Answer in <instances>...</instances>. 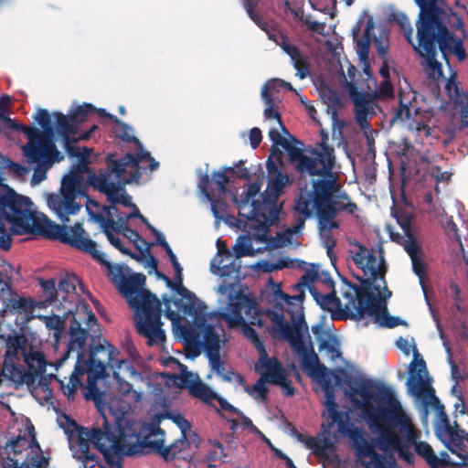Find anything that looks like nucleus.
Returning <instances> with one entry per match:
<instances>
[{
    "label": "nucleus",
    "mask_w": 468,
    "mask_h": 468,
    "mask_svg": "<svg viewBox=\"0 0 468 468\" xmlns=\"http://www.w3.org/2000/svg\"><path fill=\"white\" fill-rule=\"evenodd\" d=\"M48 460L41 452L39 445H33V449L26 457L13 461V468H47Z\"/></svg>",
    "instance_id": "obj_41"
},
{
    "label": "nucleus",
    "mask_w": 468,
    "mask_h": 468,
    "mask_svg": "<svg viewBox=\"0 0 468 468\" xmlns=\"http://www.w3.org/2000/svg\"><path fill=\"white\" fill-rule=\"evenodd\" d=\"M393 216L404 233H407V231L414 233L412 229L413 216L411 213L403 209H398L394 211Z\"/></svg>",
    "instance_id": "obj_60"
},
{
    "label": "nucleus",
    "mask_w": 468,
    "mask_h": 468,
    "mask_svg": "<svg viewBox=\"0 0 468 468\" xmlns=\"http://www.w3.org/2000/svg\"><path fill=\"white\" fill-rule=\"evenodd\" d=\"M113 431L123 456L144 454L148 449L162 456L165 431L156 423L145 425L129 417L118 419Z\"/></svg>",
    "instance_id": "obj_11"
},
{
    "label": "nucleus",
    "mask_w": 468,
    "mask_h": 468,
    "mask_svg": "<svg viewBox=\"0 0 468 468\" xmlns=\"http://www.w3.org/2000/svg\"><path fill=\"white\" fill-rule=\"evenodd\" d=\"M374 28L372 18L367 19L362 38L356 41V51L361 60L367 61L370 44V35Z\"/></svg>",
    "instance_id": "obj_49"
},
{
    "label": "nucleus",
    "mask_w": 468,
    "mask_h": 468,
    "mask_svg": "<svg viewBox=\"0 0 468 468\" xmlns=\"http://www.w3.org/2000/svg\"><path fill=\"white\" fill-rule=\"evenodd\" d=\"M84 151L86 154H78L80 156V164L62 178L59 191L46 195V201L49 209L62 222L69 221V216L78 214L81 208V203L78 199L84 197L82 182L85 174H87L88 179L92 185L90 175L95 174L89 169L86 164V155H88L90 150L84 148Z\"/></svg>",
    "instance_id": "obj_14"
},
{
    "label": "nucleus",
    "mask_w": 468,
    "mask_h": 468,
    "mask_svg": "<svg viewBox=\"0 0 468 468\" xmlns=\"http://www.w3.org/2000/svg\"><path fill=\"white\" fill-rule=\"evenodd\" d=\"M110 180L111 179H101L99 182L91 183L95 188L107 197V200L112 203V206L121 204L123 207H133V211L129 214H119L118 210H112L113 218H117L115 222H119L120 228H125V224H127L129 219L133 218H140L147 227H149L151 224L148 222L146 218L140 213L137 207L132 202V197L126 193L124 188L125 185H122V183L118 181V176L113 178V181Z\"/></svg>",
    "instance_id": "obj_20"
},
{
    "label": "nucleus",
    "mask_w": 468,
    "mask_h": 468,
    "mask_svg": "<svg viewBox=\"0 0 468 468\" xmlns=\"http://www.w3.org/2000/svg\"><path fill=\"white\" fill-rule=\"evenodd\" d=\"M388 440L383 441L378 437V446L383 452H395L399 459L409 464H413L415 456L410 449L413 446L415 452L431 467L436 462V453L432 447L424 441H418L420 435L411 423L410 419L404 412V420L400 423H393L387 431Z\"/></svg>",
    "instance_id": "obj_13"
},
{
    "label": "nucleus",
    "mask_w": 468,
    "mask_h": 468,
    "mask_svg": "<svg viewBox=\"0 0 468 468\" xmlns=\"http://www.w3.org/2000/svg\"><path fill=\"white\" fill-rule=\"evenodd\" d=\"M0 168L7 169L8 172L16 178L22 179L29 170L21 165L20 164L15 163L12 160L0 154Z\"/></svg>",
    "instance_id": "obj_52"
},
{
    "label": "nucleus",
    "mask_w": 468,
    "mask_h": 468,
    "mask_svg": "<svg viewBox=\"0 0 468 468\" xmlns=\"http://www.w3.org/2000/svg\"><path fill=\"white\" fill-rule=\"evenodd\" d=\"M389 237L392 241L401 245L405 250H406V248L409 246V244H410L411 242L414 244L419 243L414 233L408 232V231H407V233L403 232V234H400V233L394 232V231L390 230Z\"/></svg>",
    "instance_id": "obj_62"
},
{
    "label": "nucleus",
    "mask_w": 468,
    "mask_h": 468,
    "mask_svg": "<svg viewBox=\"0 0 468 468\" xmlns=\"http://www.w3.org/2000/svg\"><path fill=\"white\" fill-rule=\"evenodd\" d=\"M265 33L268 38L272 40L276 45L280 46L282 49L291 58L292 65L296 69V76L303 80L310 74V67L308 57L303 54L299 48L290 43L288 38L280 32H271L267 29L265 26Z\"/></svg>",
    "instance_id": "obj_26"
},
{
    "label": "nucleus",
    "mask_w": 468,
    "mask_h": 468,
    "mask_svg": "<svg viewBox=\"0 0 468 468\" xmlns=\"http://www.w3.org/2000/svg\"><path fill=\"white\" fill-rule=\"evenodd\" d=\"M54 117L57 133L63 137L64 141L68 142L70 139L75 140L73 135L76 133L77 122L71 119V115L69 114L68 118L62 113L55 112Z\"/></svg>",
    "instance_id": "obj_45"
},
{
    "label": "nucleus",
    "mask_w": 468,
    "mask_h": 468,
    "mask_svg": "<svg viewBox=\"0 0 468 468\" xmlns=\"http://www.w3.org/2000/svg\"><path fill=\"white\" fill-rule=\"evenodd\" d=\"M232 260V252L228 249H218L217 255L212 259L210 270L213 274L220 277L239 276L240 263Z\"/></svg>",
    "instance_id": "obj_30"
},
{
    "label": "nucleus",
    "mask_w": 468,
    "mask_h": 468,
    "mask_svg": "<svg viewBox=\"0 0 468 468\" xmlns=\"http://www.w3.org/2000/svg\"><path fill=\"white\" fill-rule=\"evenodd\" d=\"M349 94L355 106V114L369 113L373 109L372 96L366 92L357 91L353 84L349 86Z\"/></svg>",
    "instance_id": "obj_44"
},
{
    "label": "nucleus",
    "mask_w": 468,
    "mask_h": 468,
    "mask_svg": "<svg viewBox=\"0 0 468 468\" xmlns=\"http://www.w3.org/2000/svg\"><path fill=\"white\" fill-rule=\"evenodd\" d=\"M445 90L450 98H454L456 104L465 106L466 112L468 113V91H463L457 80L456 75H452L448 79Z\"/></svg>",
    "instance_id": "obj_46"
},
{
    "label": "nucleus",
    "mask_w": 468,
    "mask_h": 468,
    "mask_svg": "<svg viewBox=\"0 0 468 468\" xmlns=\"http://www.w3.org/2000/svg\"><path fill=\"white\" fill-rule=\"evenodd\" d=\"M268 136L271 145L267 160L278 161L282 164L283 151H285L291 164L301 175L333 176L332 170L335 163V150L325 143L322 144V151L316 153L317 157H312L306 155L302 148L293 144V143H302L292 136L288 130L285 133L279 126L272 125L268 132Z\"/></svg>",
    "instance_id": "obj_8"
},
{
    "label": "nucleus",
    "mask_w": 468,
    "mask_h": 468,
    "mask_svg": "<svg viewBox=\"0 0 468 468\" xmlns=\"http://www.w3.org/2000/svg\"><path fill=\"white\" fill-rule=\"evenodd\" d=\"M265 301L274 302L278 311L265 309V317L271 320L268 332L276 340H285L301 359L303 367L314 372L319 367L308 325L304 318L303 306L293 303L294 298L282 290L281 282L270 276L265 282Z\"/></svg>",
    "instance_id": "obj_3"
},
{
    "label": "nucleus",
    "mask_w": 468,
    "mask_h": 468,
    "mask_svg": "<svg viewBox=\"0 0 468 468\" xmlns=\"http://www.w3.org/2000/svg\"><path fill=\"white\" fill-rule=\"evenodd\" d=\"M23 154L27 162L35 165L32 184L37 185L46 179L47 170L58 161V151L48 147H38L32 144H27L23 146Z\"/></svg>",
    "instance_id": "obj_21"
},
{
    "label": "nucleus",
    "mask_w": 468,
    "mask_h": 468,
    "mask_svg": "<svg viewBox=\"0 0 468 468\" xmlns=\"http://www.w3.org/2000/svg\"><path fill=\"white\" fill-rule=\"evenodd\" d=\"M267 169V186L265 188V208L269 203L277 202L279 197L285 193V187L292 184V179L286 172H283L284 163L278 161H265Z\"/></svg>",
    "instance_id": "obj_23"
},
{
    "label": "nucleus",
    "mask_w": 468,
    "mask_h": 468,
    "mask_svg": "<svg viewBox=\"0 0 468 468\" xmlns=\"http://www.w3.org/2000/svg\"><path fill=\"white\" fill-rule=\"evenodd\" d=\"M419 9H424L447 16H453L454 24L452 26L455 29L464 28V23L457 12L449 6L445 0H414Z\"/></svg>",
    "instance_id": "obj_37"
},
{
    "label": "nucleus",
    "mask_w": 468,
    "mask_h": 468,
    "mask_svg": "<svg viewBox=\"0 0 468 468\" xmlns=\"http://www.w3.org/2000/svg\"><path fill=\"white\" fill-rule=\"evenodd\" d=\"M9 102L10 97L8 95H3L0 97V120H2L10 130L18 131L20 124L6 116Z\"/></svg>",
    "instance_id": "obj_59"
},
{
    "label": "nucleus",
    "mask_w": 468,
    "mask_h": 468,
    "mask_svg": "<svg viewBox=\"0 0 468 468\" xmlns=\"http://www.w3.org/2000/svg\"><path fill=\"white\" fill-rule=\"evenodd\" d=\"M406 252L410 257L412 262V270L420 279V282L421 283L422 288L424 289L423 280L425 277V264L423 261V251L421 250V247L420 246L419 243L414 244L411 242L406 248Z\"/></svg>",
    "instance_id": "obj_42"
},
{
    "label": "nucleus",
    "mask_w": 468,
    "mask_h": 468,
    "mask_svg": "<svg viewBox=\"0 0 468 468\" xmlns=\"http://www.w3.org/2000/svg\"><path fill=\"white\" fill-rule=\"evenodd\" d=\"M261 184L257 181L244 190L239 201V213L246 218L245 228L249 234L239 236L232 247L236 259L253 255L252 240L263 242V193Z\"/></svg>",
    "instance_id": "obj_12"
},
{
    "label": "nucleus",
    "mask_w": 468,
    "mask_h": 468,
    "mask_svg": "<svg viewBox=\"0 0 468 468\" xmlns=\"http://www.w3.org/2000/svg\"><path fill=\"white\" fill-rule=\"evenodd\" d=\"M389 21L395 22L400 27L401 31L403 32L407 41L413 47L416 46L413 43L412 39V27L410 21L406 14L402 12H393L389 15Z\"/></svg>",
    "instance_id": "obj_50"
},
{
    "label": "nucleus",
    "mask_w": 468,
    "mask_h": 468,
    "mask_svg": "<svg viewBox=\"0 0 468 468\" xmlns=\"http://www.w3.org/2000/svg\"><path fill=\"white\" fill-rule=\"evenodd\" d=\"M95 108L93 105L89 103H84L81 106L76 107L73 111L70 112L71 119L78 122H82L85 121L87 116L93 112Z\"/></svg>",
    "instance_id": "obj_63"
},
{
    "label": "nucleus",
    "mask_w": 468,
    "mask_h": 468,
    "mask_svg": "<svg viewBox=\"0 0 468 468\" xmlns=\"http://www.w3.org/2000/svg\"><path fill=\"white\" fill-rule=\"evenodd\" d=\"M310 293L313 296L316 303L324 311L332 313L333 320L346 321L347 319H342L338 317V313L344 310L340 299L336 296L335 291H332L329 293H321L318 292L316 287L310 288Z\"/></svg>",
    "instance_id": "obj_36"
},
{
    "label": "nucleus",
    "mask_w": 468,
    "mask_h": 468,
    "mask_svg": "<svg viewBox=\"0 0 468 468\" xmlns=\"http://www.w3.org/2000/svg\"><path fill=\"white\" fill-rule=\"evenodd\" d=\"M6 351L5 355V362L23 360L30 352H38L32 347L27 349V339L24 335H9L6 338Z\"/></svg>",
    "instance_id": "obj_35"
},
{
    "label": "nucleus",
    "mask_w": 468,
    "mask_h": 468,
    "mask_svg": "<svg viewBox=\"0 0 468 468\" xmlns=\"http://www.w3.org/2000/svg\"><path fill=\"white\" fill-rule=\"evenodd\" d=\"M114 349L112 346L97 345L90 353V367L88 376V392L84 393L87 399L96 398L100 395L95 385L97 379L105 374L106 367L113 370V377L119 378H140L132 363L128 360H118L113 357Z\"/></svg>",
    "instance_id": "obj_17"
},
{
    "label": "nucleus",
    "mask_w": 468,
    "mask_h": 468,
    "mask_svg": "<svg viewBox=\"0 0 468 468\" xmlns=\"http://www.w3.org/2000/svg\"><path fill=\"white\" fill-rule=\"evenodd\" d=\"M218 404L222 410H225L227 412L232 413L233 415H237V416L240 417V419L243 421V425L245 427L251 429V431H257L259 433H261L256 429V427L252 424L251 420L250 419H248L247 417H245L239 409L235 408L234 406H232L230 403H229L226 399H224L222 398H218Z\"/></svg>",
    "instance_id": "obj_57"
},
{
    "label": "nucleus",
    "mask_w": 468,
    "mask_h": 468,
    "mask_svg": "<svg viewBox=\"0 0 468 468\" xmlns=\"http://www.w3.org/2000/svg\"><path fill=\"white\" fill-rule=\"evenodd\" d=\"M12 234H41L90 254L107 268L110 280L133 310L137 331L147 338L148 345H158L165 340L161 322V303L144 288V274H133L131 269L123 264L112 265L97 249L96 242L88 237L81 223L77 222L72 227L56 224L37 211L29 197L16 194L3 184L0 177V248H10Z\"/></svg>",
    "instance_id": "obj_1"
},
{
    "label": "nucleus",
    "mask_w": 468,
    "mask_h": 468,
    "mask_svg": "<svg viewBox=\"0 0 468 468\" xmlns=\"http://www.w3.org/2000/svg\"><path fill=\"white\" fill-rule=\"evenodd\" d=\"M317 279V271L308 270L303 274L298 282L293 285V290L297 292V294L293 295L292 298L298 302L297 304L303 305V302L305 298V289L307 288L310 292V288L315 287L314 283Z\"/></svg>",
    "instance_id": "obj_43"
},
{
    "label": "nucleus",
    "mask_w": 468,
    "mask_h": 468,
    "mask_svg": "<svg viewBox=\"0 0 468 468\" xmlns=\"http://www.w3.org/2000/svg\"><path fill=\"white\" fill-rule=\"evenodd\" d=\"M39 283H40L42 289L44 290L45 296H46L45 301L42 302V303H44V307L47 306L48 304H52L53 303H57L58 301V297H57V294H56L58 291H56L55 280L41 279V280H39Z\"/></svg>",
    "instance_id": "obj_56"
},
{
    "label": "nucleus",
    "mask_w": 468,
    "mask_h": 468,
    "mask_svg": "<svg viewBox=\"0 0 468 468\" xmlns=\"http://www.w3.org/2000/svg\"><path fill=\"white\" fill-rule=\"evenodd\" d=\"M291 242V234L287 232L277 233L271 237L265 232V250L282 248Z\"/></svg>",
    "instance_id": "obj_53"
},
{
    "label": "nucleus",
    "mask_w": 468,
    "mask_h": 468,
    "mask_svg": "<svg viewBox=\"0 0 468 468\" xmlns=\"http://www.w3.org/2000/svg\"><path fill=\"white\" fill-rule=\"evenodd\" d=\"M115 122L116 125L113 132L116 137L125 142L134 143L135 144H139L140 141L133 135V130L132 127L128 126L117 118H115Z\"/></svg>",
    "instance_id": "obj_54"
},
{
    "label": "nucleus",
    "mask_w": 468,
    "mask_h": 468,
    "mask_svg": "<svg viewBox=\"0 0 468 468\" xmlns=\"http://www.w3.org/2000/svg\"><path fill=\"white\" fill-rule=\"evenodd\" d=\"M199 442L200 439L196 433L190 434L189 438L185 435H181L180 438L175 441L172 444L165 447L161 457L165 462H170L176 459L186 460L190 457V453L188 452L190 444L193 443L197 447Z\"/></svg>",
    "instance_id": "obj_33"
},
{
    "label": "nucleus",
    "mask_w": 468,
    "mask_h": 468,
    "mask_svg": "<svg viewBox=\"0 0 468 468\" xmlns=\"http://www.w3.org/2000/svg\"><path fill=\"white\" fill-rule=\"evenodd\" d=\"M112 210L117 211V207L115 206L104 207L105 215H96L94 216V218L98 222L101 223L103 231L106 234L111 244L122 253L128 254L129 251L122 246V239L119 237L115 236V233H118L116 229V222L113 218Z\"/></svg>",
    "instance_id": "obj_34"
},
{
    "label": "nucleus",
    "mask_w": 468,
    "mask_h": 468,
    "mask_svg": "<svg viewBox=\"0 0 468 468\" xmlns=\"http://www.w3.org/2000/svg\"><path fill=\"white\" fill-rule=\"evenodd\" d=\"M413 356L407 380L409 392L421 399L425 406L431 405L437 411L435 434L444 446L451 452H457L459 450L466 451L464 441L468 442V432L458 420L453 421V425L451 424L444 405L435 395V390L431 387L426 362L415 347Z\"/></svg>",
    "instance_id": "obj_5"
},
{
    "label": "nucleus",
    "mask_w": 468,
    "mask_h": 468,
    "mask_svg": "<svg viewBox=\"0 0 468 468\" xmlns=\"http://www.w3.org/2000/svg\"><path fill=\"white\" fill-rule=\"evenodd\" d=\"M452 453L461 459L460 463L452 462L447 452H441V458L436 455V462L432 463L431 468L468 467V455L466 451L459 450V452Z\"/></svg>",
    "instance_id": "obj_47"
},
{
    "label": "nucleus",
    "mask_w": 468,
    "mask_h": 468,
    "mask_svg": "<svg viewBox=\"0 0 468 468\" xmlns=\"http://www.w3.org/2000/svg\"><path fill=\"white\" fill-rule=\"evenodd\" d=\"M339 187L333 176L314 180L313 190L301 189L294 205L295 211L303 216L299 219L296 229L303 228L304 220L311 218L313 211H315L324 247L331 261L335 260L334 248L336 245V240L331 230L339 228L338 222L335 220L336 209L334 207L333 196L339 190Z\"/></svg>",
    "instance_id": "obj_6"
},
{
    "label": "nucleus",
    "mask_w": 468,
    "mask_h": 468,
    "mask_svg": "<svg viewBox=\"0 0 468 468\" xmlns=\"http://www.w3.org/2000/svg\"><path fill=\"white\" fill-rule=\"evenodd\" d=\"M243 335L250 341L259 352V358L254 366V370L260 375L258 380L252 386L246 384L244 378L231 369L226 370L223 362L218 358V367L214 363H209L211 368L221 377L226 382L237 384L248 393L249 396L255 399H263V342L261 341L257 332L251 326H245Z\"/></svg>",
    "instance_id": "obj_19"
},
{
    "label": "nucleus",
    "mask_w": 468,
    "mask_h": 468,
    "mask_svg": "<svg viewBox=\"0 0 468 468\" xmlns=\"http://www.w3.org/2000/svg\"><path fill=\"white\" fill-rule=\"evenodd\" d=\"M198 380V376L188 372L186 367L184 365H181V374L174 377V382L177 386L186 387L188 388V389Z\"/></svg>",
    "instance_id": "obj_58"
},
{
    "label": "nucleus",
    "mask_w": 468,
    "mask_h": 468,
    "mask_svg": "<svg viewBox=\"0 0 468 468\" xmlns=\"http://www.w3.org/2000/svg\"><path fill=\"white\" fill-rule=\"evenodd\" d=\"M453 16L420 9L415 22L417 45L413 46L416 53L426 59V73L429 78L438 80L443 75L441 63L437 60V48L442 58L448 63L449 56L454 55L459 61L467 58L463 41L454 33L457 29Z\"/></svg>",
    "instance_id": "obj_4"
},
{
    "label": "nucleus",
    "mask_w": 468,
    "mask_h": 468,
    "mask_svg": "<svg viewBox=\"0 0 468 468\" xmlns=\"http://www.w3.org/2000/svg\"><path fill=\"white\" fill-rule=\"evenodd\" d=\"M390 296L391 292L387 287V284H385L384 297H381V301L367 312V317H372L373 321L380 327L394 328L405 324L399 317L392 316L388 314L387 301Z\"/></svg>",
    "instance_id": "obj_31"
},
{
    "label": "nucleus",
    "mask_w": 468,
    "mask_h": 468,
    "mask_svg": "<svg viewBox=\"0 0 468 468\" xmlns=\"http://www.w3.org/2000/svg\"><path fill=\"white\" fill-rule=\"evenodd\" d=\"M33 445H37L34 437L18 436L16 439L11 440L5 446L9 461L13 463L14 460L21 458V456L26 457L33 449Z\"/></svg>",
    "instance_id": "obj_39"
},
{
    "label": "nucleus",
    "mask_w": 468,
    "mask_h": 468,
    "mask_svg": "<svg viewBox=\"0 0 468 468\" xmlns=\"http://www.w3.org/2000/svg\"><path fill=\"white\" fill-rule=\"evenodd\" d=\"M265 384L279 387L286 397H292L295 394V388L292 387L282 364L275 357H269L266 352Z\"/></svg>",
    "instance_id": "obj_27"
},
{
    "label": "nucleus",
    "mask_w": 468,
    "mask_h": 468,
    "mask_svg": "<svg viewBox=\"0 0 468 468\" xmlns=\"http://www.w3.org/2000/svg\"><path fill=\"white\" fill-rule=\"evenodd\" d=\"M172 265L176 271V284L174 289L176 291L180 299L178 300L177 304L183 309V311L187 314H193L199 312L202 307H204V303L201 302L197 297L183 286V268L179 264L178 261L172 262Z\"/></svg>",
    "instance_id": "obj_29"
},
{
    "label": "nucleus",
    "mask_w": 468,
    "mask_h": 468,
    "mask_svg": "<svg viewBox=\"0 0 468 468\" xmlns=\"http://www.w3.org/2000/svg\"><path fill=\"white\" fill-rule=\"evenodd\" d=\"M258 1L259 0H243V5L250 17L261 29H263L262 17L257 11Z\"/></svg>",
    "instance_id": "obj_61"
},
{
    "label": "nucleus",
    "mask_w": 468,
    "mask_h": 468,
    "mask_svg": "<svg viewBox=\"0 0 468 468\" xmlns=\"http://www.w3.org/2000/svg\"><path fill=\"white\" fill-rule=\"evenodd\" d=\"M47 362L41 352H30L25 361L16 360L4 362V375L7 385L18 388L26 384L32 394L37 397L42 393L45 399L51 398V390L43 377Z\"/></svg>",
    "instance_id": "obj_15"
},
{
    "label": "nucleus",
    "mask_w": 468,
    "mask_h": 468,
    "mask_svg": "<svg viewBox=\"0 0 468 468\" xmlns=\"http://www.w3.org/2000/svg\"><path fill=\"white\" fill-rule=\"evenodd\" d=\"M97 319L87 303H80L77 311L73 314V319L69 328V342L68 348L61 360L65 361L70 353H76L77 361L75 368L67 383L60 381V388L63 394L69 399H73L76 391L80 386V377L85 373L90 375V353L97 346H90L89 356L86 359L84 355L86 341L91 334L96 333Z\"/></svg>",
    "instance_id": "obj_9"
},
{
    "label": "nucleus",
    "mask_w": 468,
    "mask_h": 468,
    "mask_svg": "<svg viewBox=\"0 0 468 468\" xmlns=\"http://www.w3.org/2000/svg\"><path fill=\"white\" fill-rule=\"evenodd\" d=\"M35 120L42 127L40 132L37 128L20 124L19 132L25 133L28 139L27 144H32L38 147L47 146L57 149L54 144V128L51 115L45 109H40L35 115Z\"/></svg>",
    "instance_id": "obj_24"
},
{
    "label": "nucleus",
    "mask_w": 468,
    "mask_h": 468,
    "mask_svg": "<svg viewBox=\"0 0 468 468\" xmlns=\"http://www.w3.org/2000/svg\"><path fill=\"white\" fill-rule=\"evenodd\" d=\"M277 101L278 100H270L269 103H265V120L273 121V125L279 126L283 132L287 133V128L282 121L279 108L276 105Z\"/></svg>",
    "instance_id": "obj_51"
},
{
    "label": "nucleus",
    "mask_w": 468,
    "mask_h": 468,
    "mask_svg": "<svg viewBox=\"0 0 468 468\" xmlns=\"http://www.w3.org/2000/svg\"><path fill=\"white\" fill-rule=\"evenodd\" d=\"M282 89H287L288 90L295 91L292 86L282 80L273 79L265 82V103H269L270 100H278L279 92Z\"/></svg>",
    "instance_id": "obj_48"
},
{
    "label": "nucleus",
    "mask_w": 468,
    "mask_h": 468,
    "mask_svg": "<svg viewBox=\"0 0 468 468\" xmlns=\"http://www.w3.org/2000/svg\"><path fill=\"white\" fill-rule=\"evenodd\" d=\"M63 310L62 314H52V315H39L37 316L39 320H41L46 327L53 331L54 337L58 339L62 333L65 325V321L69 314H75L74 310H72V303H69V306L67 305H59L57 306V309Z\"/></svg>",
    "instance_id": "obj_40"
},
{
    "label": "nucleus",
    "mask_w": 468,
    "mask_h": 468,
    "mask_svg": "<svg viewBox=\"0 0 468 468\" xmlns=\"http://www.w3.org/2000/svg\"><path fill=\"white\" fill-rule=\"evenodd\" d=\"M351 396L358 395L364 402L361 403L363 417L372 431L378 433L383 441L388 440L386 431L393 423H400L404 420V410L400 402L395 398L392 390L388 387H380L375 406L370 399H373L372 383L370 381H359L356 386H351Z\"/></svg>",
    "instance_id": "obj_10"
},
{
    "label": "nucleus",
    "mask_w": 468,
    "mask_h": 468,
    "mask_svg": "<svg viewBox=\"0 0 468 468\" xmlns=\"http://www.w3.org/2000/svg\"><path fill=\"white\" fill-rule=\"evenodd\" d=\"M297 437H298L299 441L305 443L307 448L313 450V452L316 455H322L323 452H324V449L326 447L325 443H321L320 441H316L314 437H311V436L306 437L300 433L297 434Z\"/></svg>",
    "instance_id": "obj_64"
},
{
    "label": "nucleus",
    "mask_w": 468,
    "mask_h": 468,
    "mask_svg": "<svg viewBox=\"0 0 468 468\" xmlns=\"http://www.w3.org/2000/svg\"><path fill=\"white\" fill-rule=\"evenodd\" d=\"M71 424L76 431H71L69 436V449L72 456L81 463V468H104L99 456L90 451V444L102 453L110 466L122 468L123 455L116 433L106 420H103V429L79 427L75 422Z\"/></svg>",
    "instance_id": "obj_7"
},
{
    "label": "nucleus",
    "mask_w": 468,
    "mask_h": 468,
    "mask_svg": "<svg viewBox=\"0 0 468 468\" xmlns=\"http://www.w3.org/2000/svg\"><path fill=\"white\" fill-rule=\"evenodd\" d=\"M117 384V389L124 397L126 401L122 402L120 407L119 413L116 414V420L120 418L127 417L125 414L131 410L132 403H136L141 400V393L134 390L132 385L128 382V378H114ZM117 421H115L116 423Z\"/></svg>",
    "instance_id": "obj_38"
},
{
    "label": "nucleus",
    "mask_w": 468,
    "mask_h": 468,
    "mask_svg": "<svg viewBox=\"0 0 468 468\" xmlns=\"http://www.w3.org/2000/svg\"><path fill=\"white\" fill-rule=\"evenodd\" d=\"M137 152L135 154L127 153L122 158L115 159L113 154L107 157V169L99 175H90L91 182H99L101 179H111L118 176V181L122 185L131 183L141 176L140 165L148 163L151 171L156 170L159 163L156 162L151 154L144 150L143 144H136Z\"/></svg>",
    "instance_id": "obj_18"
},
{
    "label": "nucleus",
    "mask_w": 468,
    "mask_h": 468,
    "mask_svg": "<svg viewBox=\"0 0 468 468\" xmlns=\"http://www.w3.org/2000/svg\"><path fill=\"white\" fill-rule=\"evenodd\" d=\"M353 441L356 455L362 458H369L370 462H363L366 468H399L395 462L388 463L384 455L376 452L374 445L368 442L362 432L357 429H349L346 426V432Z\"/></svg>",
    "instance_id": "obj_22"
},
{
    "label": "nucleus",
    "mask_w": 468,
    "mask_h": 468,
    "mask_svg": "<svg viewBox=\"0 0 468 468\" xmlns=\"http://www.w3.org/2000/svg\"><path fill=\"white\" fill-rule=\"evenodd\" d=\"M358 251L353 256V261L356 267L363 270L365 275H379V280L385 285V275L387 272V266L383 257V250L379 249V260L377 259L375 251L367 249L361 243H356Z\"/></svg>",
    "instance_id": "obj_25"
},
{
    "label": "nucleus",
    "mask_w": 468,
    "mask_h": 468,
    "mask_svg": "<svg viewBox=\"0 0 468 468\" xmlns=\"http://www.w3.org/2000/svg\"><path fill=\"white\" fill-rule=\"evenodd\" d=\"M379 275H369L362 279L360 285L352 282H345L342 295L345 299L344 310L338 313V317L352 321H360L367 317V312L381 301L384 291L376 282Z\"/></svg>",
    "instance_id": "obj_16"
},
{
    "label": "nucleus",
    "mask_w": 468,
    "mask_h": 468,
    "mask_svg": "<svg viewBox=\"0 0 468 468\" xmlns=\"http://www.w3.org/2000/svg\"><path fill=\"white\" fill-rule=\"evenodd\" d=\"M219 294H228V303L218 312L207 313V306L204 303L202 309L193 314L195 316V333L197 342L203 346L209 363H214L218 367V358L221 337L224 335V330L219 324L224 321L229 328L263 324V313L257 307L255 299L244 293L240 289H237L235 284H220L217 288Z\"/></svg>",
    "instance_id": "obj_2"
},
{
    "label": "nucleus",
    "mask_w": 468,
    "mask_h": 468,
    "mask_svg": "<svg viewBox=\"0 0 468 468\" xmlns=\"http://www.w3.org/2000/svg\"><path fill=\"white\" fill-rule=\"evenodd\" d=\"M282 209V205H277V202L268 204L265 208V232L269 231V227L279 222L280 213Z\"/></svg>",
    "instance_id": "obj_55"
},
{
    "label": "nucleus",
    "mask_w": 468,
    "mask_h": 468,
    "mask_svg": "<svg viewBox=\"0 0 468 468\" xmlns=\"http://www.w3.org/2000/svg\"><path fill=\"white\" fill-rule=\"evenodd\" d=\"M86 293L83 284L76 275H66L58 285L57 297L61 299L59 305L69 306L72 303V310L77 311V306L80 303H85L80 297ZM87 294L90 297V293Z\"/></svg>",
    "instance_id": "obj_28"
},
{
    "label": "nucleus",
    "mask_w": 468,
    "mask_h": 468,
    "mask_svg": "<svg viewBox=\"0 0 468 468\" xmlns=\"http://www.w3.org/2000/svg\"><path fill=\"white\" fill-rule=\"evenodd\" d=\"M323 386L325 390V401L324 405L328 411L329 418L331 419L330 427L334 424H337L338 431L340 433L346 432V422H347V415L346 412L338 410V405L335 400V389L331 384V378H323Z\"/></svg>",
    "instance_id": "obj_32"
}]
</instances>
